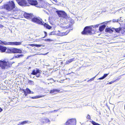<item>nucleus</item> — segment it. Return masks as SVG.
<instances>
[{
  "mask_svg": "<svg viewBox=\"0 0 125 125\" xmlns=\"http://www.w3.org/2000/svg\"><path fill=\"white\" fill-rule=\"evenodd\" d=\"M44 34H45V36H44V37H43V38L47 36V34L46 32H44Z\"/></svg>",
  "mask_w": 125,
  "mask_h": 125,
  "instance_id": "obj_38",
  "label": "nucleus"
},
{
  "mask_svg": "<svg viewBox=\"0 0 125 125\" xmlns=\"http://www.w3.org/2000/svg\"><path fill=\"white\" fill-rule=\"evenodd\" d=\"M38 2L36 0H32V5L36 6L37 5Z\"/></svg>",
  "mask_w": 125,
  "mask_h": 125,
  "instance_id": "obj_22",
  "label": "nucleus"
},
{
  "mask_svg": "<svg viewBox=\"0 0 125 125\" xmlns=\"http://www.w3.org/2000/svg\"><path fill=\"white\" fill-rule=\"evenodd\" d=\"M43 25L44 27L48 29H50L52 28L51 26H50L46 23H45L44 24V23Z\"/></svg>",
  "mask_w": 125,
  "mask_h": 125,
  "instance_id": "obj_21",
  "label": "nucleus"
},
{
  "mask_svg": "<svg viewBox=\"0 0 125 125\" xmlns=\"http://www.w3.org/2000/svg\"><path fill=\"white\" fill-rule=\"evenodd\" d=\"M75 60V59L73 58L72 59H70L68 61H67L65 63V65L68 64L69 63L72 62Z\"/></svg>",
  "mask_w": 125,
  "mask_h": 125,
  "instance_id": "obj_20",
  "label": "nucleus"
},
{
  "mask_svg": "<svg viewBox=\"0 0 125 125\" xmlns=\"http://www.w3.org/2000/svg\"><path fill=\"white\" fill-rule=\"evenodd\" d=\"M114 31V28L110 29V28H107L105 29V31L106 32L111 33Z\"/></svg>",
  "mask_w": 125,
  "mask_h": 125,
  "instance_id": "obj_16",
  "label": "nucleus"
},
{
  "mask_svg": "<svg viewBox=\"0 0 125 125\" xmlns=\"http://www.w3.org/2000/svg\"><path fill=\"white\" fill-rule=\"evenodd\" d=\"M16 2L20 5L23 6H28L26 1L25 0H16Z\"/></svg>",
  "mask_w": 125,
  "mask_h": 125,
  "instance_id": "obj_9",
  "label": "nucleus"
},
{
  "mask_svg": "<svg viewBox=\"0 0 125 125\" xmlns=\"http://www.w3.org/2000/svg\"><path fill=\"white\" fill-rule=\"evenodd\" d=\"M112 21L113 22H118L117 20L115 19H113L112 20Z\"/></svg>",
  "mask_w": 125,
  "mask_h": 125,
  "instance_id": "obj_37",
  "label": "nucleus"
},
{
  "mask_svg": "<svg viewBox=\"0 0 125 125\" xmlns=\"http://www.w3.org/2000/svg\"><path fill=\"white\" fill-rule=\"evenodd\" d=\"M30 46H31V44H30Z\"/></svg>",
  "mask_w": 125,
  "mask_h": 125,
  "instance_id": "obj_47",
  "label": "nucleus"
},
{
  "mask_svg": "<svg viewBox=\"0 0 125 125\" xmlns=\"http://www.w3.org/2000/svg\"><path fill=\"white\" fill-rule=\"evenodd\" d=\"M57 14L60 17L65 19L66 20H70V18L68 16L66 13L62 11H56Z\"/></svg>",
  "mask_w": 125,
  "mask_h": 125,
  "instance_id": "obj_4",
  "label": "nucleus"
},
{
  "mask_svg": "<svg viewBox=\"0 0 125 125\" xmlns=\"http://www.w3.org/2000/svg\"><path fill=\"white\" fill-rule=\"evenodd\" d=\"M60 91V90L59 89H53L50 91V94H55Z\"/></svg>",
  "mask_w": 125,
  "mask_h": 125,
  "instance_id": "obj_14",
  "label": "nucleus"
},
{
  "mask_svg": "<svg viewBox=\"0 0 125 125\" xmlns=\"http://www.w3.org/2000/svg\"><path fill=\"white\" fill-rule=\"evenodd\" d=\"M104 77L103 76L102 77L100 78H99L98 79L99 80H102V79H104Z\"/></svg>",
  "mask_w": 125,
  "mask_h": 125,
  "instance_id": "obj_36",
  "label": "nucleus"
},
{
  "mask_svg": "<svg viewBox=\"0 0 125 125\" xmlns=\"http://www.w3.org/2000/svg\"><path fill=\"white\" fill-rule=\"evenodd\" d=\"M23 55L22 54H21L20 55H16L15 56H14L13 57V59H15L16 58H18L21 57L23 56Z\"/></svg>",
  "mask_w": 125,
  "mask_h": 125,
  "instance_id": "obj_25",
  "label": "nucleus"
},
{
  "mask_svg": "<svg viewBox=\"0 0 125 125\" xmlns=\"http://www.w3.org/2000/svg\"><path fill=\"white\" fill-rule=\"evenodd\" d=\"M6 52L9 53H21L22 52L20 49L10 47L7 49Z\"/></svg>",
  "mask_w": 125,
  "mask_h": 125,
  "instance_id": "obj_3",
  "label": "nucleus"
},
{
  "mask_svg": "<svg viewBox=\"0 0 125 125\" xmlns=\"http://www.w3.org/2000/svg\"><path fill=\"white\" fill-rule=\"evenodd\" d=\"M124 74H123V75H124Z\"/></svg>",
  "mask_w": 125,
  "mask_h": 125,
  "instance_id": "obj_48",
  "label": "nucleus"
},
{
  "mask_svg": "<svg viewBox=\"0 0 125 125\" xmlns=\"http://www.w3.org/2000/svg\"><path fill=\"white\" fill-rule=\"evenodd\" d=\"M42 71L40 70L39 69H37L36 70H33L32 72V74L33 75H36L38 73V75H36V76L38 78L40 76V74L41 73Z\"/></svg>",
  "mask_w": 125,
  "mask_h": 125,
  "instance_id": "obj_10",
  "label": "nucleus"
},
{
  "mask_svg": "<svg viewBox=\"0 0 125 125\" xmlns=\"http://www.w3.org/2000/svg\"><path fill=\"white\" fill-rule=\"evenodd\" d=\"M4 27V26L0 24V27L1 28H2L3 27Z\"/></svg>",
  "mask_w": 125,
  "mask_h": 125,
  "instance_id": "obj_41",
  "label": "nucleus"
},
{
  "mask_svg": "<svg viewBox=\"0 0 125 125\" xmlns=\"http://www.w3.org/2000/svg\"><path fill=\"white\" fill-rule=\"evenodd\" d=\"M10 65L8 62L0 61V67L2 69L7 68V67L10 66Z\"/></svg>",
  "mask_w": 125,
  "mask_h": 125,
  "instance_id": "obj_8",
  "label": "nucleus"
},
{
  "mask_svg": "<svg viewBox=\"0 0 125 125\" xmlns=\"http://www.w3.org/2000/svg\"><path fill=\"white\" fill-rule=\"evenodd\" d=\"M121 33L123 34L125 32V27H120Z\"/></svg>",
  "mask_w": 125,
  "mask_h": 125,
  "instance_id": "obj_23",
  "label": "nucleus"
},
{
  "mask_svg": "<svg viewBox=\"0 0 125 125\" xmlns=\"http://www.w3.org/2000/svg\"><path fill=\"white\" fill-rule=\"evenodd\" d=\"M7 49L6 47L0 45V51L2 52H5Z\"/></svg>",
  "mask_w": 125,
  "mask_h": 125,
  "instance_id": "obj_18",
  "label": "nucleus"
},
{
  "mask_svg": "<svg viewBox=\"0 0 125 125\" xmlns=\"http://www.w3.org/2000/svg\"><path fill=\"white\" fill-rule=\"evenodd\" d=\"M44 96L43 95H38L34 96V97H32V99H36L38 98H40L44 97Z\"/></svg>",
  "mask_w": 125,
  "mask_h": 125,
  "instance_id": "obj_26",
  "label": "nucleus"
},
{
  "mask_svg": "<svg viewBox=\"0 0 125 125\" xmlns=\"http://www.w3.org/2000/svg\"><path fill=\"white\" fill-rule=\"evenodd\" d=\"M44 41L46 42H50L52 41V40L49 39H44Z\"/></svg>",
  "mask_w": 125,
  "mask_h": 125,
  "instance_id": "obj_31",
  "label": "nucleus"
},
{
  "mask_svg": "<svg viewBox=\"0 0 125 125\" xmlns=\"http://www.w3.org/2000/svg\"><path fill=\"white\" fill-rule=\"evenodd\" d=\"M28 0L29 4L31 5V0Z\"/></svg>",
  "mask_w": 125,
  "mask_h": 125,
  "instance_id": "obj_39",
  "label": "nucleus"
},
{
  "mask_svg": "<svg viewBox=\"0 0 125 125\" xmlns=\"http://www.w3.org/2000/svg\"><path fill=\"white\" fill-rule=\"evenodd\" d=\"M42 46L41 45L38 44H32V46H35L37 47H41Z\"/></svg>",
  "mask_w": 125,
  "mask_h": 125,
  "instance_id": "obj_28",
  "label": "nucleus"
},
{
  "mask_svg": "<svg viewBox=\"0 0 125 125\" xmlns=\"http://www.w3.org/2000/svg\"><path fill=\"white\" fill-rule=\"evenodd\" d=\"M31 123V122L30 121L28 120H25L24 121L22 122H20V124H18V125H24L26 124H28L30 123Z\"/></svg>",
  "mask_w": 125,
  "mask_h": 125,
  "instance_id": "obj_15",
  "label": "nucleus"
},
{
  "mask_svg": "<svg viewBox=\"0 0 125 125\" xmlns=\"http://www.w3.org/2000/svg\"><path fill=\"white\" fill-rule=\"evenodd\" d=\"M99 24H97L94 26L92 25L91 26H92V28H97L99 26Z\"/></svg>",
  "mask_w": 125,
  "mask_h": 125,
  "instance_id": "obj_30",
  "label": "nucleus"
},
{
  "mask_svg": "<svg viewBox=\"0 0 125 125\" xmlns=\"http://www.w3.org/2000/svg\"><path fill=\"white\" fill-rule=\"evenodd\" d=\"M95 76L94 77H93V78H91L89 80H88L87 81L88 82L91 81H93V80H94V79L95 78Z\"/></svg>",
  "mask_w": 125,
  "mask_h": 125,
  "instance_id": "obj_32",
  "label": "nucleus"
},
{
  "mask_svg": "<svg viewBox=\"0 0 125 125\" xmlns=\"http://www.w3.org/2000/svg\"><path fill=\"white\" fill-rule=\"evenodd\" d=\"M35 77V76H34L33 77V78H34V77Z\"/></svg>",
  "mask_w": 125,
  "mask_h": 125,
  "instance_id": "obj_44",
  "label": "nucleus"
},
{
  "mask_svg": "<svg viewBox=\"0 0 125 125\" xmlns=\"http://www.w3.org/2000/svg\"><path fill=\"white\" fill-rule=\"evenodd\" d=\"M87 118V119H88L90 120L91 119V117H90V115H88Z\"/></svg>",
  "mask_w": 125,
  "mask_h": 125,
  "instance_id": "obj_34",
  "label": "nucleus"
},
{
  "mask_svg": "<svg viewBox=\"0 0 125 125\" xmlns=\"http://www.w3.org/2000/svg\"><path fill=\"white\" fill-rule=\"evenodd\" d=\"M2 110V109L0 107V112H1Z\"/></svg>",
  "mask_w": 125,
  "mask_h": 125,
  "instance_id": "obj_43",
  "label": "nucleus"
},
{
  "mask_svg": "<svg viewBox=\"0 0 125 125\" xmlns=\"http://www.w3.org/2000/svg\"><path fill=\"white\" fill-rule=\"evenodd\" d=\"M24 16L25 18L27 19H30L31 17V14L25 13L24 14Z\"/></svg>",
  "mask_w": 125,
  "mask_h": 125,
  "instance_id": "obj_13",
  "label": "nucleus"
},
{
  "mask_svg": "<svg viewBox=\"0 0 125 125\" xmlns=\"http://www.w3.org/2000/svg\"><path fill=\"white\" fill-rule=\"evenodd\" d=\"M56 34L55 31H53L49 33V35H55Z\"/></svg>",
  "mask_w": 125,
  "mask_h": 125,
  "instance_id": "obj_27",
  "label": "nucleus"
},
{
  "mask_svg": "<svg viewBox=\"0 0 125 125\" xmlns=\"http://www.w3.org/2000/svg\"><path fill=\"white\" fill-rule=\"evenodd\" d=\"M2 7V9H5L11 12L15 11L17 10L14 2L12 1H9L8 4L3 5Z\"/></svg>",
  "mask_w": 125,
  "mask_h": 125,
  "instance_id": "obj_1",
  "label": "nucleus"
},
{
  "mask_svg": "<svg viewBox=\"0 0 125 125\" xmlns=\"http://www.w3.org/2000/svg\"><path fill=\"white\" fill-rule=\"evenodd\" d=\"M95 30H94L92 29V26H87L84 28L81 34L83 35H91L95 33Z\"/></svg>",
  "mask_w": 125,
  "mask_h": 125,
  "instance_id": "obj_2",
  "label": "nucleus"
},
{
  "mask_svg": "<svg viewBox=\"0 0 125 125\" xmlns=\"http://www.w3.org/2000/svg\"><path fill=\"white\" fill-rule=\"evenodd\" d=\"M115 82V81H112L110 82H109L108 83H107V84H111L113 83H114V82Z\"/></svg>",
  "mask_w": 125,
  "mask_h": 125,
  "instance_id": "obj_35",
  "label": "nucleus"
},
{
  "mask_svg": "<svg viewBox=\"0 0 125 125\" xmlns=\"http://www.w3.org/2000/svg\"><path fill=\"white\" fill-rule=\"evenodd\" d=\"M120 79V78H118L116 79L114 81L115 82L116 81L119 80Z\"/></svg>",
  "mask_w": 125,
  "mask_h": 125,
  "instance_id": "obj_40",
  "label": "nucleus"
},
{
  "mask_svg": "<svg viewBox=\"0 0 125 125\" xmlns=\"http://www.w3.org/2000/svg\"><path fill=\"white\" fill-rule=\"evenodd\" d=\"M76 120L75 118L68 119L64 124V125H76Z\"/></svg>",
  "mask_w": 125,
  "mask_h": 125,
  "instance_id": "obj_7",
  "label": "nucleus"
},
{
  "mask_svg": "<svg viewBox=\"0 0 125 125\" xmlns=\"http://www.w3.org/2000/svg\"><path fill=\"white\" fill-rule=\"evenodd\" d=\"M91 123L93 125H101L98 123L95 122L93 121H92L91 122Z\"/></svg>",
  "mask_w": 125,
  "mask_h": 125,
  "instance_id": "obj_29",
  "label": "nucleus"
},
{
  "mask_svg": "<svg viewBox=\"0 0 125 125\" xmlns=\"http://www.w3.org/2000/svg\"><path fill=\"white\" fill-rule=\"evenodd\" d=\"M114 31H115L116 32L118 33H119L121 31L120 27L115 29L114 28Z\"/></svg>",
  "mask_w": 125,
  "mask_h": 125,
  "instance_id": "obj_24",
  "label": "nucleus"
},
{
  "mask_svg": "<svg viewBox=\"0 0 125 125\" xmlns=\"http://www.w3.org/2000/svg\"><path fill=\"white\" fill-rule=\"evenodd\" d=\"M32 21L34 23L42 25H43V24L44 23L42 19L39 17L38 18L34 17L32 18Z\"/></svg>",
  "mask_w": 125,
  "mask_h": 125,
  "instance_id": "obj_6",
  "label": "nucleus"
},
{
  "mask_svg": "<svg viewBox=\"0 0 125 125\" xmlns=\"http://www.w3.org/2000/svg\"><path fill=\"white\" fill-rule=\"evenodd\" d=\"M24 93L25 96H26L27 95V94H30L31 93V91L30 89H29L28 88H27L25 91L24 90Z\"/></svg>",
  "mask_w": 125,
  "mask_h": 125,
  "instance_id": "obj_17",
  "label": "nucleus"
},
{
  "mask_svg": "<svg viewBox=\"0 0 125 125\" xmlns=\"http://www.w3.org/2000/svg\"><path fill=\"white\" fill-rule=\"evenodd\" d=\"M60 64L62 65H62L63 64V63L62 62H60Z\"/></svg>",
  "mask_w": 125,
  "mask_h": 125,
  "instance_id": "obj_42",
  "label": "nucleus"
},
{
  "mask_svg": "<svg viewBox=\"0 0 125 125\" xmlns=\"http://www.w3.org/2000/svg\"><path fill=\"white\" fill-rule=\"evenodd\" d=\"M46 53H45V54H44V55H46Z\"/></svg>",
  "mask_w": 125,
  "mask_h": 125,
  "instance_id": "obj_45",
  "label": "nucleus"
},
{
  "mask_svg": "<svg viewBox=\"0 0 125 125\" xmlns=\"http://www.w3.org/2000/svg\"><path fill=\"white\" fill-rule=\"evenodd\" d=\"M109 74V73H105L103 75V76L105 78Z\"/></svg>",
  "mask_w": 125,
  "mask_h": 125,
  "instance_id": "obj_33",
  "label": "nucleus"
},
{
  "mask_svg": "<svg viewBox=\"0 0 125 125\" xmlns=\"http://www.w3.org/2000/svg\"><path fill=\"white\" fill-rule=\"evenodd\" d=\"M69 30H67L65 32H59L56 34V35L60 36H62L67 35L69 32Z\"/></svg>",
  "mask_w": 125,
  "mask_h": 125,
  "instance_id": "obj_11",
  "label": "nucleus"
},
{
  "mask_svg": "<svg viewBox=\"0 0 125 125\" xmlns=\"http://www.w3.org/2000/svg\"><path fill=\"white\" fill-rule=\"evenodd\" d=\"M50 121L48 118H44L42 120L41 122L42 124H46L48 122H50Z\"/></svg>",
  "mask_w": 125,
  "mask_h": 125,
  "instance_id": "obj_12",
  "label": "nucleus"
},
{
  "mask_svg": "<svg viewBox=\"0 0 125 125\" xmlns=\"http://www.w3.org/2000/svg\"><path fill=\"white\" fill-rule=\"evenodd\" d=\"M40 1H42V0H40Z\"/></svg>",
  "mask_w": 125,
  "mask_h": 125,
  "instance_id": "obj_46",
  "label": "nucleus"
},
{
  "mask_svg": "<svg viewBox=\"0 0 125 125\" xmlns=\"http://www.w3.org/2000/svg\"><path fill=\"white\" fill-rule=\"evenodd\" d=\"M106 27V25H103L99 27V30L100 31H103Z\"/></svg>",
  "mask_w": 125,
  "mask_h": 125,
  "instance_id": "obj_19",
  "label": "nucleus"
},
{
  "mask_svg": "<svg viewBox=\"0 0 125 125\" xmlns=\"http://www.w3.org/2000/svg\"><path fill=\"white\" fill-rule=\"evenodd\" d=\"M0 44L5 45H21L22 42H7L5 41H3L0 40Z\"/></svg>",
  "mask_w": 125,
  "mask_h": 125,
  "instance_id": "obj_5",
  "label": "nucleus"
}]
</instances>
